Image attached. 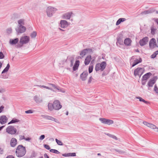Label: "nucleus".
Listing matches in <instances>:
<instances>
[{
    "label": "nucleus",
    "mask_w": 158,
    "mask_h": 158,
    "mask_svg": "<svg viewBox=\"0 0 158 158\" xmlns=\"http://www.w3.org/2000/svg\"><path fill=\"white\" fill-rule=\"evenodd\" d=\"M154 90L158 94V88L156 85H155Z\"/></svg>",
    "instance_id": "a18cd8bd"
},
{
    "label": "nucleus",
    "mask_w": 158,
    "mask_h": 158,
    "mask_svg": "<svg viewBox=\"0 0 158 158\" xmlns=\"http://www.w3.org/2000/svg\"><path fill=\"white\" fill-rule=\"evenodd\" d=\"M80 61L79 60H76L74 64V65L73 67V70L75 71L77 70L78 69V67L79 65Z\"/></svg>",
    "instance_id": "5701e85b"
},
{
    "label": "nucleus",
    "mask_w": 158,
    "mask_h": 158,
    "mask_svg": "<svg viewBox=\"0 0 158 158\" xmlns=\"http://www.w3.org/2000/svg\"><path fill=\"white\" fill-rule=\"evenodd\" d=\"M25 112L26 114L32 113H33V111L32 110H28L26 111Z\"/></svg>",
    "instance_id": "09e8293b"
},
{
    "label": "nucleus",
    "mask_w": 158,
    "mask_h": 158,
    "mask_svg": "<svg viewBox=\"0 0 158 158\" xmlns=\"http://www.w3.org/2000/svg\"><path fill=\"white\" fill-rule=\"evenodd\" d=\"M73 65V61H71V66H72Z\"/></svg>",
    "instance_id": "052dcab7"
},
{
    "label": "nucleus",
    "mask_w": 158,
    "mask_h": 158,
    "mask_svg": "<svg viewBox=\"0 0 158 158\" xmlns=\"http://www.w3.org/2000/svg\"><path fill=\"white\" fill-rule=\"evenodd\" d=\"M148 38L147 37H145L142 39L140 40L139 41V44L140 46H142L145 45L148 42Z\"/></svg>",
    "instance_id": "f8f14e48"
},
{
    "label": "nucleus",
    "mask_w": 158,
    "mask_h": 158,
    "mask_svg": "<svg viewBox=\"0 0 158 158\" xmlns=\"http://www.w3.org/2000/svg\"><path fill=\"white\" fill-rule=\"evenodd\" d=\"M144 69L142 68H138L135 70L134 74L135 76H139L140 77L141 76L143 73Z\"/></svg>",
    "instance_id": "0eeeda50"
},
{
    "label": "nucleus",
    "mask_w": 158,
    "mask_h": 158,
    "mask_svg": "<svg viewBox=\"0 0 158 158\" xmlns=\"http://www.w3.org/2000/svg\"><path fill=\"white\" fill-rule=\"evenodd\" d=\"M30 40V38L29 36H24L21 37L20 40V43L22 45L24 44H26Z\"/></svg>",
    "instance_id": "6e6552de"
},
{
    "label": "nucleus",
    "mask_w": 158,
    "mask_h": 158,
    "mask_svg": "<svg viewBox=\"0 0 158 158\" xmlns=\"http://www.w3.org/2000/svg\"><path fill=\"white\" fill-rule=\"evenodd\" d=\"M137 98V99H139V101H140V102H143L145 103H146V104H148V102L147 101H146L145 100H144V99H143L142 98L140 97H136V98Z\"/></svg>",
    "instance_id": "72a5a7b5"
},
{
    "label": "nucleus",
    "mask_w": 158,
    "mask_h": 158,
    "mask_svg": "<svg viewBox=\"0 0 158 158\" xmlns=\"http://www.w3.org/2000/svg\"><path fill=\"white\" fill-rule=\"evenodd\" d=\"M4 56L2 52H0V59H2L4 58Z\"/></svg>",
    "instance_id": "8fccbe9b"
},
{
    "label": "nucleus",
    "mask_w": 158,
    "mask_h": 158,
    "mask_svg": "<svg viewBox=\"0 0 158 158\" xmlns=\"http://www.w3.org/2000/svg\"><path fill=\"white\" fill-rule=\"evenodd\" d=\"M151 33L152 35H154L155 34V32L156 31V29L154 28L153 27H152L151 28Z\"/></svg>",
    "instance_id": "ea45409f"
},
{
    "label": "nucleus",
    "mask_w": 158,
    "mask_h": 158,
    "mask_svg": "<svg viewBox=\"0 0 158 158\" xmlns=\"http://www.w3.org/2000/svg\"><path fill=\"white\" fill-rule=\"evenodd\" d=\"M67 156H76L75 153H69L67 154Z\"/></svg>",
    "instance_id": "a19ab883"
},
{
    "label": "nucleus",
    "mask_w": 158,
    "mask_h": 158,
    "mask_svg": "<svg viewBox=\"0 0 158 158\" xmlns=\"http://www.w3.org/2000/svg\"><path fill=\"white\" fill-rule=\"evenodd\" d=\"M25 148L22 145H19L17 148L15 154L18 157H22L24 156L26 153Z\"/></svg>",
    "instance_id": "f03ea898"
},
{
    "label": "nucleus",
    "mask_w": 158,
    "mask_h": 158,
    "mask_svg": "<svg viewBox=\"0 0 158 158\" xmlns=\"http://www.w3.org/2000/svg\"><path fill=\"white\" fill-rule=\"evenodd\" d=\"M158 78L156 76H155L150 80L148 83V86L152 87L154 84L155 83L157 80Z\"/></svg>",
    "instance_id": "9d476101"
},
{
    "label": "nucleus",
    "mask_w": 158,
    "mask_h": 158,
    "mask_svg": "<svg viewBox=\"0 0 158 158\" xmlns=\"http://www.w3.org/2000/svg\"><path fill=\"white\" fill-rule=\"evenodd\" d=\"M72 14L71 12L67 13L64 15V18L66 19H69Z\"/></svg>",
    "instance_id": "b1692460"
},
{
    "label": "nucleus",
    "mask_w": 158,
    "mask_h": 158,
    "mask_svg": "<svg viewBox=\"0 0 158 158\" xmlns=\"http://www.w3.org/2000/svg\"><path fill=\"white\" fill-rule=\"evenodd\" d=\"M45 118L47 119L54 121L57 123H59V122L58 120L51 116H46Z\"/></svg>",
    "instance_id": "a878e982"
},
{
    "label": "nucleus",
    "mask_w": 158,
    "mask_h": 158,
    "mask_svg": "<svg viewBox=\"0 0 158 158\" xmlns=\"http://www.w3.org/2000/svg\"><path fill=\"white\" fill-rule=\"evenodd\" d=\"M44 158H49V156L46 153L44 154Z\"/></svg>",
    "instance_id": "13d9d810"
},
{
    "label": "nucleus",
    "mask_w": 158,
    "mask_h": 158,
    "mask_svg": "<svg viewBox=\"0 0 158 158\" xmlns=\"http://www.w3.org/2000/svg\"><path fill=\"white\" fill-rule=\"evenodd\" d=\"M156 23H157V24H158V19H157V20H156Z\"/></svg>",
    "instance_id": "0e129e2a"
},
{
    "label": "nucleus",
    "mask_w": 158,
    "mask_h": 158,
    "mask_svg": "<svg viewBox=\"0 0 158 158\" xmlns=\"http://www.w3.org/2000/svg\"><path fill=\"white\" fill-rule=\"evenodd\" d=\"M19 41L18 38H16L15 39H10L9 41V43L12 45H15Z\"/></svg>",
    "instance_id": "6ab92c4d"
},
{
    "label": "nucleus",
    "mask_w": 158,
    "mask_h": 158,
    "mask_svg": "<svg viewBox=\"0 0 158 158\" xmlns=\"http://www.w3.org/2000/svg\"><path fill=\"white\" fill-rule=\"evenodd\" d=\"M36 32L34 31L31 34V36L32 38H35L36 37Z\"/></svg>",
    "instance_id": "37998d69"
},
{
    "label": "nucleus",
    "mask_w": 158,
    "mask_h": 158,
    "mask_svg": "<svg viewBox=\"0 0 158 158\" xmlns=\"http://www.w3.org/2000/svg\"><path fill=\"white\" fill-rule=\"evenodd\" d=\"M133 60L134 61V62L132 65V67L134 66L136 64H137L141 62L142 61V60L140 58H139V59H137L135 57H132L131 60V61L132 62Z\"/></svg>",
    "instance_id": "4468645a"
},
{
    "label": "nucleus",
    "mask_w": 158,
    "mask_h": 158,
    "mask_svg": "<svg viewBox=\"0 0 158 158\" xmlns=\"http://www.w3.org/2000/svg\"><path fill=\"white\" fill-rule=\"evenodd\" d=\"M44 148L47 149L49 150L50 149V147L48 145L44 144Z\"/></svg>",
    "instance_id": "de8ad7c7"
},
{
    "label": "nucleus",
    "mask_w": 158,
    "mask_h": 158,
    "mask_svg": "<svg viewBox=\"0 0 158 158\" xmlns=\"http://www.w3.org/2000/svg\"><path fill=\"white\" fill-rule=\"evenodd\" d=\"M10 67V65L9 64H7L6 67L3 70V71L2 72V73H4L6 72H7L8 70Z\"/></svg>",
    "instance_id": "7c9ffc66"
},
{
    "label": "nucleus",
    "mask_w": 158,
    "mask_h": 158,
    "mask_svg": "<svg viewBox=\"0 0 158 158\" xmlns=\"http://www.w3.org/2000/svg\"><path fill=\"white\" fill-rule=\"evenodd\" d=\"M2 63H1V62H0V69L2 67Z\"/></svg>",
    "instance_id": "bf43d9fd"
},
{
    "label": "nucleus",
    "mask_w": 158,
    "mask_h": 158,
    "mask_svg": "<svg viewBox=\"0 0 158 158\" xmlns=\"http://www.w3.org/2000/svg\"><path fill=\"white\" fill-rule=\"evenodd\" d=\"M6 131L8 133L12 135L16 133L17 130L14 127L10 126L7 127L6 129Z\"/></svg>",
    "instance_id": "39448f33"
},
{
    "label": "nucleus",
    "mask_w": 158,
    "mask_h": 158,
    "mask_svg": "<svg viewBox=\"0 0 158 158\" xmlns=\"http://www.w3.org/2000/svg\"><path fill=\"white\" fill-rule=\"evenodd\" d=\"M149 47L151 49L157 47V43L155 39L152 38L150 40L149 43Z\"/></svg>",
    "instance_id": "1a4fd4ad"
},
{
    "label": "nucleus",
    "mask_w": 158,
    "mask_h": 158,
    "mask_svg": "<svg viewBox=\"0 0 158 158\" xmlns=\"http://www.w3.org/2000/svg\"><path fill=\"white\" fill-rule=\"evenodd\" d=\"M158 55V50L155 51L151 56V58H154L156 56Z\"/></svg>",
    "instance_id": "473e14b6"
},
{
    "label": "nucleus",
    "mask_w": 158,
    "mask_h": 158,
    "mask_svg": "<svg viewBox=\"0 0 158 158\" xmlns=\"http://www.w3.org/2000/svg\"><path fill=\"white\" fill-rule=\"evenodd\" d=\"M45 138V135H41L39 139L40 140L43 139Z\"/></svg>",
    "instance_id": "864d4df0"
},
{
    "label": "nucleus",
    "mask_w": 158,
    "mask_h": 158,
    "mask_svg": "<svg viewBox=\"0 0 158 158\" xmlns=\"http://www.w3.org/2000/svg\"><path fill=\"white\" fill-rule=\"evenodd\" d=\"M3 152V150L2 148H0V154H2Z\"/></svg>",
    "instance_id": "6e6d98bb"
},
{
    "label": "nucleus",
    "mask_w": 158,
    "mask_h": 158,
    "mask_svg": "<svg viewBox=\"0 0 158 158\" xmlns=\"http://www.w3.org/2000/svg\"><path fill=\"white\" fill-rule=\"evenodd\" d=\"M19 121V120L16 118H13L12 120L10 122L8 123V124L14 123H15L18 122Z\"/></svg>",
    "instance_id": "2f4dec72"
},
{
    "label": "nucleus",
    "mask_w": 158,
    "mask_h": 158,
    "mask_svg": "<svg viewBox=\"0 0 158 158\" xmlns=\"http://www.w3.org/2000/svg\"><path fill=\"white\" fill-rule=\"evenodd\" d=\"M49 85L50 86V87H47L46 86H45V85H40L39 86V87L40 88H46L47 89H50V90H52L53 89L52 88V87H53L54 89H57L55 85L53 84H49Z\"/></svg>",
    "instance_id": "dca6fc26"
},
{
    "label": "nucleus",
    "mask_w": 158,
    "mask_h": 158,
    "mask_svg": "<svg viewBox=\"0 0 158 158\" xmlns=\"http://www.w3.org/2000/svg\"><path fill=\"white\" fill-rule=\"evenodd\" d=\"M143 124H144L147 127H148V125H149V123H148L146 121H143Z\"/></svg>",
    "instance_id": "603ef678"
},
{
    "label": "nucleus",
    "mask_w": 158,
    "mask_h": 158,
    "mask_svg": "<svg viewBox=\"0 0 158 158\" xmlns=\"http://www.w3.org/2000/svg\"><path fill=\"white\" fill-rule=\"evenodd\" d=\"M26 28L25 27L23 26H19V27L18 30L17 31L18 32L20 33H22L24 32L26 30Z\"/></svg>",
    "instance_id": "f3484780"
},
{
    "label": "nucleus",
    "mask_w": 158,
    "mask_h": 158,
    "mask_svg": "<svg viewBox=\"0 0 158 158\" xmlns=\"http://www.w3.org/2000/svg\"><path fill=\"white\" fill-rule=\"evenodd\" d=\"M8 120V118L5 115H2L0 117V123L2 124L6 123Z\"/></svg>",
    "instance_id": "2eb2a0df"
},
{
    "label": "nucleus",
    "mask_w": 158,
    "mask_h": 158,
    "mask_svg": "<svg viewBox=\"0 0 158 158\" xmlns=\"http://www.w3.org/2000/svg\"><path fill=\"white\" fill-rule=\"evenodd\" d=\"M131 42V40L129 38H127L124 41V44L127 46L130 45Z\"/></svg>",
    "instance_id": "bb28decb"
},
{
    "label": "nucleus",
    "mask_w": 158,
    "mask_h": 158,
    "mask_svg": "<svg viewBox=\"0 0 158 158\" xmlns=\"http://www.w3.org/2000/svg\"><path fill=\"white\" fill-rule=\"evenodd\" d=\"M60 102L58 100H55L53 103H49L48 105V110L52 111L54 110H58L62 108Z\"/></svg>",
    "instance_id": "f257e3e1"
},
{
    "label": "nucleus",
    "mask_w": 158,
    "mask_h": 158,
    "mask_svg": "<svg viewBox=\"0 0 158 158\" xmlns=\"http://www.w3.org/2000/svg\"><path fill=\"white\" fill-rule=\"evenodd\" d=\"M152 12V10H146L144 11L143 12H142V14L144 15H146L147 14H149V13H151Z\"/></svg>",
    "instance_id": "e433bc0d"
},
{
    "label": "nucleus",
    "mask_w": 158,
    "mask_h": 158,
    "mask_svg": "<svg viewBox=\"0 0 158 158\" xmlns=\"http://www.w3.org/2000/svg\"><path fill=\"white\" fill-rule=\"evenodd\" d=\"M149 124V125H148V127L152 129H155L156 131L158 132V128H157L156 126L150 123Z\"/></svg>",
    "instance_id": "393cba45"
},
{
    "label": "nucleus",
    "mask_w": 158,
    "mask_h": 158,
    "mask_svg": "<svg viewBox=\"0 0 158 158\" xmlns=\"http://www.w3.org/2000/svg\"><path fill=\"white\" fill-rule=\"evenodd\" d=\"M22 138L23 139H25L26 140H27V141H28L30 140L31 139V138H29V137L25 138L24 136H23Z\"/></svg>",
    "instance_id": "3c124183"
},
{
    "label": "nucleus",
    "mask_w": 158,
    "mask_h": 158,
    "mask_svg": "<svg viewBox=\"0 0 158 158\" xmlns=\"http://www.w3.org/2000/svg\"><path fill=\"white\" fill-rule=\"evenodd\" d=\"M4 127V126H2L1 127H0V131Z\"/></svg>",
    "instance_id": "680f3d73"
},
{
    "label": "nucleus",
    "mask_w": 158,
    "mask_h": 158,
    "mask_svg": "<svg viewBox=\"0 0 158 158\" xmlns=\"http://www.w3.org/2000/svg\"><path fill=\"white\" fill-rule=\"evenodd\" d=\"M55 140L58 144L60 145H63V143L60 141L58 140L57 139H56Z\"/></svg>",
    "instance_id": "79ce46f5"
},
{
    "label": "nucleus",
    "mask_w": 158,
    "mask_h": 158,
    "mask_svg": "<svg viewBox=\"0 0 158 158\" xmlns=\"http://www.w3.org/2000/svg\"><path fill=\"white\" fill-rule=\"evenodd\" d=\"M60 23L61 24V27L62 28L65 27L69 25L67 21L64 20H61L60 21Z\"/></svg>",
    "instance_id": "4be33fe9"
},
{
    "label": "nucleus",
    "mask_w": 158,
    "mask_h": 158,
    "mask_svg": "<svg viewBox=\"0 0 158 158\" xmlns=\"http://www.w3.org/2000/svg\"><path fill=\"white\" fill-rule=\"evenodd\" d=\"M107 135L108 136L110 137H111L115 140L118 139L117 137L115 136L114 135H111V134H107Z\"/></svg>",
    "instance_id": "c9c22d12"
},
{
    "label": "nucleus",
    "mask_w": 158,
    "mask_h": 158,
    "mask_svg": "<svg viewBox=\"0 0 158 158\" xmlns=\"http://www.w3.org/2000/svg\"><path fill=\"white\" fill-rule=\"evenodd\" d=\"M157 47H158V38L157 40Z\"/></svg>",
    "instance_id": "e2e57ef3"
},
{
    "label": "nucleus",
    "mask_w": 158,
    "mask_h": 158,
    "mask_svg": "<svg viewBox=\"0 0 158 158\" xmlns=\"http://www.w3.org/2000/svg\"><path fill=\"white\" fill-rule=\"evenodd\" d=\"M106 119L104 118H100L99 119L102 123L105 124Z\"/></svg>",
    "instance_id": "c03bdc74"
},
{
    "label": "nucleus",
    "mask_w": 158,
    "mask_h": 158,
    "mask_svg": "<svg viewBox=\"0 0 158 158\" xmlns=\"http://www.w3.org/2000/svg\"><path fill=\"white\" fill-rule=\"evenodd\" d=\"M50 151L51 152H52L56 154H58L60 153V152H58L57 150L55 149H51L50 150Z\"/></svg>",
    "instance_id": "4c0bfd02"
},
{
    "label": "nucleus",
    "mask_w": 158,
    "mask_h": 158,
    "mask_svg": "<svg viewBox=\"0 0 158 158\" xmlns=\"http://www.w3.org/2000/svg\"><path fill=\"white\" fill-rule=\"evenodd\" d=\"M57 10L56 8L52 7H48L46 10V12L48 16H51L52 15V13H54Z\"/></svg>",
    "instance_id": "20e7f679"
},
{
    "label": "nucleus",
    "mask_w": 158,
    "mask_h": 158,
    "mask_svg": "<svg viewBox=\"0 0 158 158\" xmlns=\"http://www.w3.org/2000/svg\"><path fill=\"white\" fill-rule=\"evenodd\" d=\"M19 26H23L24 24V20L23 19L19 20L18 21Z\"/></svg>",
    "instance_id": "f704fd0d"
},
{
    "label": "nucleus",
    "mask_w": 158,
    "mask_h": 158,
    "mask_svg": "<svg viewBox=\"0 0 158 158\" xmlns=\"http://www.w3.org/2000/svg\"><path fill=\"white\" fill-rule=\"evenodd\" d=\"M4 106H1L0 107V113L2 112L4 110Z\"/></svg>",
    "instance_id": "49530a36"
},
{
    "label": "nucleus",
    "mask_w": 158,
    "mask_h": 158,
    "mask_svg": "<svg viewBox=\"0 0 158 158\" xmlns=\"http://www.w3.org/2000/svg\"><path fill=\"white\" fill-rule=\"evenodd\" d=\"M6 158H15L13 156L9 155L7 156Z\"/></svg>",
    "instance_id": "4d7b16f0"
},
{
    "label": "nucleus",
    "mask_w": 158,
    "mask_h": 158,
    "mask_svg": "<svg viewBox=\"0 0 158 158\" xmlns=\"http://www.w3.org/2000/svg\"><path fill=\"white\" fill-rule=\"evenodd\" d=\"M93 52L92 49L90 48L85 49L80 52V55L81 56L80 58L83 57L86 54L88 53H92Z\"/></svg>",
    "instance_id": "423d86ee"
},
{
    "label": "nucleus",
    "mask_w": 158,
    "mask_h": 158,
    "mask_svg": "<svg viewBox=\"0 0 158 158\" xmlns=\"http://www.w3.org/2000/svg\"><path fill=\"white\" fill-rule=\"evenodd\" d=\"M101 154L100 153H98V156H101Z\"/></svg>",
    "instance_id": "69168bd1"
},
{
    "label": "nucleus",
    "mask_w": 158,
    "mask_h": 158,
    "mask_svg": "<svg viewBox=\"0 0 158 158\" xmlns=\"http://www.w3.org/2000/svg\"><path fill=\"white\" fill-rule=\"evenodd\" d=\"M68 112H67V113H66V115H68Z\"/></svg>",
    "instance_id": "774afa93"
},
{
    "label": "nucleus",
    "mask_w": 158,
    "mask_h": 158,
    "mask_svg": "<svg viewBox=\"0 0 158 158\" xmlns=\"http://www.w3.org/2000/svg\"><path fill=\"white\" fill-rule=\"evenodd\" d=\"M93 66L92 65H90L89 68V73H91L93 71Z\"/></svg>",
    "instance_id": "58836bf2"
},
{
    "label": "nucleus",
    "mask_w": 158,
    "mask_h": 158,
    "mask_svg": "<svg viewBox=\"0 0 158 158\" xmlns=\"http://www.w3.org/2000/svg\"><path fill=\"white\" fill-rule=\"evenodd\" d=\"M33 98L35 102L37 103H41L43 101L42 97L40 96H35Z\"/></svg>",
    "instance_id": "ddd939ff"
},
{
    "label": "nucleus",
    "mask_w": 158,
    "mask_h": 158,
    "mask_svg": "<svg viewBox=\"0 0 158 158\" xmlns=\"http://www.w3.org/2000/svg\"><path fill=\"white\" fill-rule=\"evenodd\" d=\"M152 75V74L150 73H148L145 75H144L142 77V84L143 85H144L145 84V82L143 83V81H144L147 80L149 78V77Z\"/></svg>",
    "instance_id": "9b49d317"
},
{
    "label": "nucleus",
    "mask_w": 158,
    "mask_h": 158,
    "mask_svg": "<svg viewBox=\"0 0 158 158\" xmlns=\"http://www.w3.org/2000/svg\"><path fill=\"white\" fill-rule=\"evenodd\" d=\"M88 75V73L87 72H83L80 76V77L82 81H85L87 79V76Z\"/></svg>",
    "instance_id": "a211bd4d"
},
{
    "label": "nucleus",
    "mask_w": 158,
    "mask_h": 158,
    "mask_svg": "<svg viewBox=\"0 0 158 158\" xmlns=\"http://www.w3.org/2000/svg\"><path fill=\"white\" fill-rule=\"evenodd\" d=\"M93 79V78L92 77H90L89 80H88V83H90L91 82L92 79Z\"/></svg>",
    "instance_id": "5fc2aeb1"
},
{
    "label": "nucleus",
    "mask_w": 158,
    "mask_h": 158,
    "mask_svg": "<svg viewBox=\"0 0 158 158\" xmlns=\"http://www.w3.org/2000/svg\"><path fill=\"white\" fill-rule=\"evenodd\" d=\"M117 41L116 42V44L117 45H121L122 44L123 41L122 39L120 37L117 38Z\"/></svg>",
    "instance_id": "c756f323"
},
{
    "label": "nucleus",
    "mask_w": 158,
    "mask_h": 158,
    "mask_svg": "<svg viewBox=\"0 0 158 158\" xmlns=\"http://www.w3.org/2000/svg\"><path fill=\"white\" fill-rule=\"evenodd\" d=\"M91 60V56H88L85 58L84 63L85 65H88L90 63Z\"/></svg>",
    "instance_id": "412c9836"
},
{
    "label": "nucleus",
    "mask_w": 158,
    "mask_h": 158,
    "mask_svg": "<svg viewBox=\"0 0 158 158\" xmlns=\"http://www.w3.org/2000/svg\"><path fill=\"white\" fill-rule=\"evenodd\" d=\"M10 145L12 147H15L17 144V139L15 138L11 139L10 141Z\"/></svg>",
    "instance_id": "aec40b11"
},
{
    "label": "nucleus",
    "mask_w": 158,
    "mask_h": 158,
    "mask_svg": "<svg viewBox=\"0 0 158 158\" xmlns=\"http://www.w3.org/2000/svg\"><path fill=\"white\" fill-rule=\"evenodd\" d=\"M126 20V19L125 18H120L117 21L116 25L117 26H118L119 24L121 22L125 21Z\"/></svg>",
    "instance_id": "cd10ccee"
},
{
    "label": "nucleus",
    "mask_w": 158,
    "mask_h": 158,
    "mask_svg": "<svg viewBox=\"0 0 158 158\" xmlns=\"http://www.w3.org/2000/svg\"><path fill=\"white\" fill-rule=\"evenodd\" d=\"M106 63L105 62H102L101 63H98L96 65L95 70L96 71H102L106 68Z\"/></svg>",
    "instance_id": "7ed1b4c3"
},
{
    "label": "nucleus",
    "mask_w": 158,
    "mask_h": 158,
    "mask_svg": "<svg viewBox=\"0 0 158 158\" xmlns=\"http://www.w3.org/2000/svg\"><path fill=\"white\" fill-rule=\"evenodd\" d=\"M114 121L111 120L106 119L105 124H107L108 125H110L113 124Z\"/></svg>",
    "instance_id": "c85d7f7f"
},
{
    "label": "nucleus",
    "mask_w": 158,
    "mask_h": 158,
    "mask_svg": "<svg viewBox=\"0 0 158 158\" xmlns=\"http://www.w3.org/2000/svg\"><path fill=\"white\" fill-rule=\"evenodd\" d=\"M156 13L158 14V10L156 11Z\"/></svg>",
    "instance_id": "338daca9"
}]
</instances>
